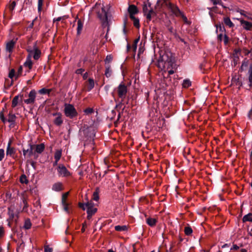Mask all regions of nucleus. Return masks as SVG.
Listing matches in <instances>:
<instances>
[{
	"label": "nucleus",
	"instance_id": "aec40b11",
	"mask_svg": "<svg viewBox=\"0 0 252 252\" xmlns=\"http://www.w3.org/2000/svg\"><path fill=\"white\" fill-rule=\"evenodd\" d=\"M248 74L249 85L250 88H252V63L249 66Z\"/></svg>",
	"mask_w": 252,
	"mask_h": 252
},
{
	"label": "nucleus",
	"instance_id": "5fc2aeb1",
	"mask_svg": "<svg viewBox=\"0 0 252 252\" xmlns=\"http://www.w3.org/2000/svg\"><path fill=\"white\" fill-rule=\"evenodd\" d=\"M93 112H94V110L93 108H87L86 109H85V110H84V112L86 114H92V113H93Z\"/></svg>",
	"mask_w": 252,
	"mask_h": 252
},
{
	"label": "nucleus",
	"instance_id": "ddd939ff",
	"mask_svg": "<svg viewBox=\"0 0 252 252\" xmlns=\"http://www.w3.org/2000/svg\"><path fill=\"white\" fill-rule=\"evenodd\" d=\"M16 43V40H11L7 41L5 45L6 51L9 54H11L13 52V50L15 46Z\"/></svg>",
	"mask_w": 252,
	"mask_h": 252
},
{
	"label": "nucleus",
	"instance_id": "052dcab7",
	"mask_svg": "<svg viewBox=\"0 0 252 252\" xmlns=\"http://www.w3.org/2000/svg\"><path fill=\"white\" fill-rule=\"evenodd\" d=\"M62 204L63 207V209H64V211L68 213V203H63Z\"/></svg>",
	"mask_w": 252,
	"mask_h": 252
},
{
	"label": "nucleus",
	"instance_id": "774afa93",
	"mask_svg": "<svg viewBox=\"0 0 252 252\" xmlns=\"http://www.w3.org/2000/svg\"><path fill=\"white\" fill-rule=\"evenodd\" d=\"M223 35L222 34H220L218 35V39L221 41L222 40Z\"/></svg>",
	"mask_w": 252,
	"mask_h": 252
},
{
	"label": "nucleus",
	"instance_id": "4be33fe9",
	"mask_svg": "<svg viewBox=\"0 0 252 252\" xmlns=\"http://www.w3.org/2000/svg\"><path fill=\"white\" fill-rule=\"evenodd\" d=\"M147 223L151 227H153L156 225L157 220L155 218H149L146 220Z\"/></svg>",
	"mask_w": 252,
	"mask_h": 252
},
{
	"label": "nucleus",
	"instance_id": "69168bd1",
	"mask_svg": "<svg viewBox=\"0 0 252 252\" xmlns=\"http://www.w3.org/2000/svg\"><path fill=\"white\" fill-rule=\"evenodd\" d=\"M88 77V72H85L83 75V79L84 80H86L87 79Z\"/></svg>",
	"mask_w": 252,
	"mask_h": 252
},
{
	"label": "nucleus",
	"instance_id": "6ab92c4d",
	"mask_svg": "<svg viewBox=\"0 0 252 252\" xmlns=\"http://www.w3.org/2000/svg\"><path fill=\"white\" fill-rule=\"evenodd\" d=\"M249 61L245 58L242 62L241 67L239 69L240 72H243L247 69L249 66Z\"/></svg>",
	"mask_w": 252,
	"mask_h": 252
},
{
	"label": "nucleus",
	"instance_id": "8fccbe9b",
	"mask_svg": "<svg viewBox=\"0 0 252 252\" xmlns=\"http://www.w3.org/2000/svg\"><path fill=\"white\" fill-rule=\"evenodd\" d=\"M93 199L95 201H97L99 199L98 193L96 191L93 193Z\"/></svg>",
	"mask_w": 252,
	"mask_h": 252
},
{
	"label": "nucleus",
	"instance_id": "393cba45",
	"mask_svg": "<svg viewBox=\"0 0 252 252\" xmlns=\"http://www.w3.org/2000/svg\"><path fill=\"white\" fill-rule=\"evenodd\" d=\"M112 73V70L110 65H107L105 66V75L106 77H110Z\"/></svg>",
	"mask_w": 252,
	"mask_h": 252
},
{
	"label": "nucleus",
	"instance_id": "473e14b6",
	"mask_svg": "<svg viewBox=\"0 0 252 252\" xmlns=\"http://www.w3.org/2000/svg\"><path fill=\"white\" fill-rule=\"evenodd\" d=\"M45 149V146L43 143L37 145L36 147V152L38 153H41Z\"/></svg>",
	"mask_w": 252,
	"mask_h": 252
},
{
	"label": "nucleus",
	"instance_id": "de8ad7c7",
	"mask_svg": "<svg viewBox=\"0 0 252 252\" xmlns=\"http://www.w3.org/2000/svg\"><path fill=\"white\" fill-rule=\"evenodd\" d=\"M241 53L245 56H247L249 53H250V51L247 49L246 48H244L241 50Z\"/></svg>",
	"mask_w": 252,
	"mask_h": 252
},
{
	"label": "nucleus",
	"instance_id": "f704fd0d",
	"mask_svg": "<svg viewBox=\"0 0 252 252\" xmlns=\"http://www.w3.org/2000/svg\"><path fill=\"white\" fill-rule=\"evenodd\" d=\"M10 143H8L6 150V154L7 155H10L11 156L14 154L15 151L13 148L10 147Z\"/></svg>",
	"mask_w": 252,
	"mask_h": 252
},
{
	"label": "nucleus",
	"instance_id": "423d86ee",
	"mask_svg": "<svg viewBox=\"0 0 252 252\" xmlns=\"http://www.w3.org/2000/svg\"><path fill=\"white\" fill-rule=\"evenodd\" d=\"M23 73V66L20 65L18 67L17 71L16 72L14 68L11 69L8 73V77L11 80L12 82L14 80H17L19 77L22 76Z\"/></svg>",
	"mask_w": 252,
	"mask_h": 252
},
{
	"label": "nucleus",
	"instance_id": "f257e3e1",
	"mask_svg": "<svg viewBox=\"0 0 252 252\" xmlns=\"http://www.w3.org/2000/svg\"><path fill=\"white\" fill-rule=\"evenodd\" d=\"M94 9L102 25L106 24L108 22V12L110 9L109 5L104 6L100 2H97L94 7Z\"/></svg>",
	"mask_w": 252,
	"mask_h": 252
},
{
	"label": "nucleus",
	"instance_id": "a878e982",
	"mask_svg": "<svg viewBox=\"0 0 252 252\" xmlns=\"http://www.w3.org/2000/svg\"><path fill=\"white\" fill-rule=\"evenodd\" d=\"M150 7H151V3L149 2L148 3H146V2H144L143 5V12L144 14L145 15L150 10Z\"/></svg>",
	"mask_w": 252,
	"mask_h": 252
},
{
	"label": "nucleus",
	"instance_id": "79ce46f5",
	"mask_svg": "<svg viewBox=\"0 0 252 252\" xmlns=\"http://www.w3.org/2000/svg\"><path fill=\"white\" fill-rule=\"evenodd\" d=\"M5 234V229L3 226H0V240L3 239Z\"/></svg>",
	"mask_w": 252,
	"mask_h": 252
},
{
	"label": "nucleus",
	"instance_id": "603ef678",
	"mask_svg": "<svg viewBox=\"0 0 252 252\" xmlns=\"http://www.w3.org/2000/svg\"><path fill=\"white\" fill-rule=\"evenodd\" d=\"M214 5L220 4L222 6L221 0H211Z\"/></svg>",
	"mask_w": 252,
	"mask_h": 252
},
{
	"label": "nucleus",
	"instance_id": "e2e57ef3",
	"mask_svg": "<svg viewBox=\"0 0 252 252\" xmlns=\"http://www.w3.org/2000/svg\"><path fill=\"white\" fill-rule=\"evenodd\" d=\"M87 227V223L86 222H84L82 224V227L81 228V232H84L85 231V228Z\"/></svg>",
	"mask_w": 252,
	"mask_h": 252
},
{
	"label": "nucleus",
	"instance_id": "9d476101",
	"mask_svg": "<svg viewBox=\"0 0 252 252\" xmlns=\"http://www.w3.org/2000/svg\"><path fill=\"white\" fill-rule=\"evenodd\" d=\"M53 116L55 117L53 120V123L55 125L60 126L63 122V115L60 112H55L52 113Z\"/></svg>",
	"mask_w": 252,
	"mask_h": 252
},
{
	"label": "nucleus",
	"instance_id": "4c0bfd02",
	"mask_svg": "<svg viewBox=\"0 0 252 252\" xmlns=\"http://www.w3.org/2000/svg\"><path fill=\"white\" fill-rule=\"evenodd\" d=\"M184 232L187 236L190 235L192 233V229L190 226H186L185 227Z\"/></svg>",
	"mask_w": 252,
	"mask_h": 252
},
{
	"label": "nucleus",
	"instance_id": "2eb2a0df",
	"mask_svg": "<svg viewBox=\"0 0 252 252\" xmlns=\"http://www.w3.org/2000/svg\"><path fill=\"white\" fill-rule=\"evenodd\" d=\"M33 66V62L31 60V56L29 55L26 59V61L24 63V66L25 67H27L28 68V70L27 71L28 72H30L31 70L32 69Z\"/></svg>",
	"mask_w": 252,
	"mask_h": 252
},
{
	"label": "nucleus",
	"instance_id": "c9c22d12",
	"mask_svg": "<svg viewBox=\"0 0 252 252\" xmlns=\"http://www.w3.org/2000/svg\"><path fill=\"white\" fill-rule=\"evenodd\" d=\"M19 95H16L14 97V98H13V99L12 100V104H11V107L12 108H15L18 105V103L19 102Z\"/></svg>",
	"mask_w": 252,
	"mask_h": 252
},
{
	"label": "nucleus",
	"instance_id": "7ed1b4c3",
	"mask_svg": "<svg viewBox=\"0 0 252 252\" xmlns=\"http://www.w3.org/2000/svg\"><path fill=\"white\" fill-rule=\"evenodd\" d=\"M7 107L6 105H5L4 107L2 108V110L0 112V119L2 121V123L5 124L6 122H8L10 123L9 126L10 128H14L15 126V121L16 120V116L13 113V111H10L8 115V118L6 119L4 116V113L6 112Z\"/></svg>",
	"mask_w": 252,
	"mask_h": 252
},
{
	"label": "nucleus",
	"instance_id": "bf43d9fd",
	"mask_svg": "<svg viewBox=\"0 0 252 252\" xmlns=\"http://www.w3.org/2000/svg\"><path fill=\"white\" fill-rule=\"evenodd\" d=\"M4 156V151L3 149H0V161L2 160Z\"/></svg>",
	"mask_w": 252,
	"mask_h": 252
},
{
	"label": "nucleus",
	"instance_id": "6e6552de",
	"mask_svg": "<svg viewBox=\"0 0 252 252\" xmlns=\"http://www.w3.org/2000/svg\"><path fill=\"white\" fill-rule=\"evenodd\" d=\"M166 5L172 13V14H174L176 17H180V15H181L182 11L180 10L179 7L176 4H174L170 1H166Z\"/></svg>",
	"mask_w": 252,
	"mask_h": 252
},
{
	"label": "nucleus",
	"instance_id": "5701e85b",
	"mask_svg": "<svg viewBox=\"0 0 252 252\" xmlns=\"http://www.w3.org/2000/svg\"><path fill=\"white\" fill-rule=\"evenodd\" d=\"M130 19L133 21V26L135 28L139 29L140 26L139 19L135 16L130 17Z\"/></svg>",
	"mask_w": 252,
	"mask_h": 252
},
{
	"label": "nucleus",
	"instance_id": "a211bd4d",
	"mask_svg": "<svg viewBox=\"0 0 252 252\" xmlns=\"http://www.w3.org/2000/svg\"><path fill=\"white\" fill-rule=\"evenodd\" d=\"M41 51L35 45L33 47V58L35 60H37L39 59L41 56Z\"/></svg>",
	"mask_w": 252,
	"mask_h": 252
},
{
	"label": "nucleus",
	"instance_id": "72a5a7b5",
	"mask_svg": "<svg viewBox=\"0 0 252 252\" xmlns=\"http://www.w3.org/2000/svg\"><path fill=\"white\" fill-rule=\"evenodd\" d=\"M62 150H57L56 151L54 155L55 159L59 160L62 157Z\"/></svg>",
	"mask_w": 252,
	"mask_h": 252
},
{
	"label": "nucleus",
	"instance_id": "f03ea898",
	"mask_svg": "<svg viewBox=\"0 0 252 252\" xmlns=\"http://www.w3.org/2000/svg\"><path fill=\"white\" fill-rule=\"evenodd\" d=\"M175 65L173 60L171 58L165 59L164 56L159 59L158 62L157 66L164 72L167 71L169 75L174 73L173 66Z\"/></svg>",
	"mask_w": 252,
	"mask_h": 252
},
{
	"label": "nucleus",
	"instance_id": "cd10ccee",
	"mask_svg": "<svg viewBox=\"0 0 252 252\" xmlns=\"http://www.w3.org/2000/svg\"><path fill=\"white\" fill-rule=\"evenodd\" d=\"M83 27V22L81 19H78L77 20V34H80Z\"/></svg>",
	"mask_w": 252,
	"mask_h": 252
},
{
	"label": "nucleus",
	"instance_id": "680f3d73",
	"mask_svg": "<svg viewBox=\"0 0 252 252\" xmlns=\"http://www.w3.org/2000/svg\"><path fill=\"white\" fill-rule=\"evenodd\" d=\"M84 71H85V70L84 69L79 68V69H77L76 70L75 73L78 74H82L83 72H84Z\"/></svg>",
	"mask_w": 252,
	"mask_h": 252
},
{
	"label": "nucleus",
	"instance_id": "e433bc0d",
	"mask_svg": "<svg viewBox=\"0 0 252 252\" xmlns=\"http://www.w3.org/2000/svg\"><path fill=\"white\" fill-rule=\"evenodd\" d=\"M51 89H48L45 88H43L38 91V93L41 94H49L51 92Z\"/></svg>",
	"mask_w": 252,
	"mask_h": 252
},
{
	"label": "nucleus",
	"instance_id": "1a4fd4ad",
	"mask_svg": "<svg viewBox=\"0 0 252 252\" xmlns=\"http://www.w3.org/2000/svg\"><path fill=\"white\" fill-rule=\"evenodd\" d=\"M86 205L87 207V218L88 219H90L92 216L96 213L97 209L94 207V203L91 201L88 202Z\"/></svg>",
	"mask_w": 252,
	"mask_h": 252
},
{
	"label": "nucleus",
	"instance_id": "338daca9",
	"mask_svg": "<svg viewBox=\"0 0 252 252\" xmlns=\"http://www.w3.org/2000/svg\"><path fill=\"white\" fill-rule=\"evenodd\" d=\"M36 20V19H35L34 20L32 21V22L30 24V25H29V28H33V26H34V22L35 21V20Z\"/></svg>",
	"mask_w": 252,
	"mask_h": 252
},
{
	"label": "nucleus",
	"instance_id": "13d9d810",
	"mask_svg": "<svg viewBox=\"0 0 252 252\" xmlns=\"http://www.w3.org/2000/svg\"><path fill=\"white\" fill-rule=\"evenodd\" d=\"M86 203H79V206L81 208H82L83 210H86V209H87V207H86Z\"/></svg>",
	"mask_w": 252,
	"mask_h": 252
},
{
	"label": "nucleus",
	"instance_id": "20e7f679",
	"mask_svg": "<svg viewBox=\"0 0 252 252\" xmlns=\"http://www.w3.org/2000/svg\"><path fill=\"white\" fill-rule=\"evenodd\" d=\"M96 129L93 126L87 127L81 131V135L84 136V140L86 141H94L95 139Z\"/></svg>",
	"mask_w": 252,
	"mask_h": 252
},
{
	"label": "nucleus",
	"instance_id": "7c9ffc66",
	"mask_svg": "<svg viewBox=\"0 0 252 252\" xmlns=\"http://www.w3.org/2000/svg\"><path fill=\"white\" fill-rule=\"evenodd\" d=\"M233 56L235 58L239 59V56L241 55V49L240 48H236L233 51Z\"/></svg>",
	"mask_w": 252,
	"mask_h": 252
},
{
	"label": "nucleus",
	"instance_id": "09e8293b",
	"mask_svg": "<svg viewBox=\"0 0 252 252\" xmlns=\"http://www.w3.org/2000/svg\"><path fill=\"white\" fill-rule=\"evenodd\" d=\"M113 60V57L111 55H107L106 57V58L105 59V63H110Z\"/></svg>",
	"mask_w": 252,
	"mask_h": 252
},
{
	"label": "nucleus",
	"instance_id": "39448f33",
	"mask_svg": "<svg viewBox=\"0 0 252 252\" xmlns=\"http://www.w3.org/2000/svg\"><path fill=\"white\" fill-rule=\"evenodd\" d=\"M64 113L66 117L70 119H73L78 115V113L74 106L72 104L68 103L64 104Z\"/></svg>",
	"mask_w": 252,
	"mask_h": 252
},
{
	"label": "nucleus",
	"instance_id": "c85d7f7f",
	"mask_svg": "<svg viewBox=\"0 0 252 252\" xmlns=\"http://www.w3.org/2000/svg\"><path fill=\"white\" fill-rule=\"evenodd\" d=\"M115 229L117 231H126L127 230L128 227L126 225H116Z\"/></svg>",
	"mask_w": 252,
	"mask_h": 252
},
{
	"label": "nucleus",
	"instance_id": "4d7b16f0",
	"mask_svg": "<svg viewBox=\"0 0 252 252\" xmlns=\"http://www.w3.org/2000/svg\"><path fill=\"white\" fill-rule=\"evenodd\" d=\"M229 41V37L226 34H224L223 37V42L225 45L227 44Z\"/></svg>",
	"mask_w": 252,
	"mask_h": 252
},
{
	"label": "nucleus",
	"instance_id": "4468645a",
	"mask_svg": "<svg viewBox=\"0 0 252 252\" xmlns=\"http://www.w3.org/2000/svg\"><path fill=\"white\" fill-rule=\"evenodd\" d=\"M127 11L129 15V18L135 16L139 12L137 7L134 4H130L128 6Z\"/></svg>",
	"mask_w": 252,
	"mask_h": 252
},
{
	"label": "nucleus",
	"instance_id": "0e129e2a",
	"mask_svg": "<svg viewBox=\"0 0 252 252\" xmlns=\"http://www.w3.org/2000/svg\"><path fill=\"white\" fill-rule=\"evenodd\" d=\"M239 249V247L235 244H233L232 247L231 248V250H237Z\"/></svg>",
	"mask_w": 252,
	"mask_h": 252
},
{
	"label": "nucleus",
	"instance_id": "0eeeda50",
	"mask_svg": "<svg viewBox=\"0 0 252 252\" xmlns=\"http://www.w3.org/2000/svg\"><path fill=\"white\" fill-rule=\"evenodd\" d=\"M117 92L118 97L121 99L122 101H123L126 98L127 93V86L122 82L117 87Z\"/></svg>",
	"mask_w": 252,
	"mask_h": 252
},
{
	"label": "nucleus",
	"instance_id": "3c124183",
	"mask_svg": "<svg viewBox=\"0 0 252 252\" xmlns=\"http://www.w3.org/2000/svg\"><path fill=\"white\" fill-rule=\"evenodd\" d=\"M44 252H52L53 249L50 247L48 245H45L44 247Z\"/></svg>",
	"mask_w": 252,
	"mask_h": 252
},
{
	"label": "nucleus",
	"instance_id": "dca6fc26",
	"mask_svg": "<svg viewBox=\"0 0 252 252\" xmlns=\"http://www.w3.org/2000/svg\"><path fill=\"white\" fill-rule=\"evenodd\" d=\"M241 25L244 29L247 31H250L252 28V23L243 19L240 20Z\"/></svg>",
	"mask_w": 252,
	"mask_h": 252
},
{
	"label": "nucleus",
	"instance_id": "9b49d317",
	"mask_svg": "<svg viewBox=\"0 0 252 252\" xmlns=\"http://www.w3.org/2000/svg\"><path fill=\"white\" fill-rule=\"evenodd\" d=\"M57 171L59 176L68 177L70 175L69 171L63 164H60L59 165Z\"/></svg>",
	"mask_w": 252,
	"mask_h": 252
},
{
	"label": "nucleus",
	"instance_id": "bb28decb",
	"mask_svg": "<svg viewBox=\"0 0 252 252\" xmlns=\"http://www.w3.org/2000/svg\"><path fill=\"white\" fill-rule=\"evenodd\" d=\"M155 13L152 7H150L149 11L145 14L146 17L148 21H151L152 19V17L153 15H155Z\"/></svg>",
	"mask_w": 252,
	"mask_h": 252
},
{
	"label": "nucleus",
	"instance_id": "58836bf2",
	"mask_svg": "<svg viewBox=\"0 0 252 252\" xmlns=\"http://www.w3.org/2000/svg\"><path fill=\"white\" fill-rule=\"evenodd\" d=\"M32 223L29 219L25 220L24 225V228L26 229H29L31 227Z\"/></svg>",
	"mask_w": 252,
	"mask_h": 252
},
{
	"label": "nucleus",
	"instance_id": "a19ab883",
	"mask_svg": "<svg viewBox=\"0 0 252 252\" xmlns=\"http://www.w3.org/2000/svg\"><path fill=\"white\" fill-rule=\"evenodd\" d=\"M191 85V82L189 80L186 79L184 80L183 83V87L185 88H188L190 87Z\"/></svg>",
	"mask_w": 252,
	"mask_h": 252
},
{
	"label": "nucleus",
	"instance_id": "864d4df0",
	"mask_svg": "<svg viewBox=\"0 0 252 252\" xmlns=\"http://www.w3.org/2000/svg\"><path fill=\"white\" fill-rule=\"evenodd\" d=\"M180 17H181L183 19L184 22L185 23H188V18L185 15V14H184V13L183 12H181V15H180Z\"/></svg>",
	"mask_w": 252,
	"mask_h": 252
},
{
	"label": "nucleus",
	"instance_id": "c03bdc74",
	"mask_svg": "<svg viewBox=\"0 0 252 252\" xmlns=\"http://www.w3.org/2000/svg\"><path fill=\"white\" fill-rule=\"evenodd\" d=\"M44 0H38V11L40 13L42 9Z\"/></svg>",
	"mask_w": 252,
	"mask_h": 252
},
{
	"label": "nucleus",
	"instance_id": "b1692460",
	"mask_svg": "<svg viewBox=\"0 0 252 252\" xmlns=\"http://www.w3.org/2000/svg\"><path fill=\"white\" fill-rule=\"evenodd\" d=\"M16 5V1H13L12 2L10 1L9 3L7 5V7L9 9L10 13L12 14L13 13V10L15 9V7Z\"/></svg>",
	"mask_w": 252,
	"mask_h": 252
},
{
	"label": "nucleus",
	"instance_id": "f3484780",
	"mask_svg": "<svg viewBox=\"0 0 252 252\" xmlns=\"http://www.w3.org/2000/svg\"><path fill=\"white\" fill-rule=\"evenodd\" d=\"M86 85L87 86V91H91L94 87V81L93 78H90L87 81L85 82Z\"/></svg>",
	"mask_w": 252,
	"mask_h": 252
},
{
	"label": "nucleus",
	"instance_id": "a18cd8bd",
	"mask_svg": "<svg viewBox=\"0 0 252 252\" xmlns=\"http://www.w3.org/2000/svg\"><path fill=\"white\" fill-rule=\"evenodd\" d=\"M30 149L26 150L25 149H23V155L25 156L28 153L29 154V155L32 154V147L31 145H30Z\"/></svg>",
	"mask_w": 252,
	"mask_h": 252
},
{
	"label": "nucleus",
	"instance_id": "ea45409f",
	"mask_svg": "<svg viewBox=\"0 0 252 252\" xmlns=\"http://www.w3.org/2000/svg\"><path fill=\"white\" fill-rule=\"evenodd\" d=\"M22 201L24 204L23 211H26L28 207V204L27 200V197L24 195L22 197Z\"/></svg>",
	"mask_w": 252,
	"mask_h": 252
},
{
	"label": "nucleus",
	"instance_id": "2f4dec72",
	"mask_svg": "<svg viewBox=\"0 0 252 252\" xmlns=\"http://www.w3.org/2000/svg\"><path fill=\"white\" fill-rule=\"evenodd\" d=\"M243 221H250L252 222V214L249 213L247 215H245L243 218Z\"/></svg>",
	"mask_w": 252,
	"mask_h": 252
},
{
	"label": "nucleus",
	"instance_id": "6e6d98bb",
	"mask_svg": "<svg viewBox=\"0 0 252 252\" xmlns=\"http://www.w3.org/2000/svg\"><path fill=\"white\" fill-rule=\"evenodd\" d=\"M66 19L65 16L63 17H59L57 18H54L53 20V22L55 23L56 22H59L61 21L62 20H65Z\"/></svg>",
	"mask_w": 252,
	"mask_h": 252
},
{
	"label": "nucleus",
	"instance_id": "49530a36",
	"mask_svg": "<svg viewBox=\"0 0 252 252\" xmlns=\"http://www.w3.org/2000/svg\"><path fill=\"white\" fill-rule=\"evenodd\" d=\"M20 180L21 183L27 184L28 183V180H27V177L25 175H22L20 177Z\"/></svg>",
	"mask_w": 252,
	"mask_h": 252
},
{
	"label": "nucleus",
	"instance_id": "c756f323",
	"mask_svg": "<svg viewBox=\"0 0 252 252\" xmlns=\"http://www.w3.org/2000/svg\"><path fill=\"white\" fill-rule=\"evenodd\" d=\"M52 189L55 191H60L63 189L62 184L61 183H57L53 186Z\"/></svg>",
	"mask_w": 252,
	"mask_h": 252
},
{
	"label": "nucleus",
	"instance_id": "f8f14e48",
	"mask_svg": "<svg viewBox=\"0 0 252 252\" xmlns=\"http://www.w3.org/2000/svg\"><path fill=\"white\" fill-rule=\"evenodd\" d=\"M36 92L35 90H32L29 94V98L25 99L24 102L27 104H33L35 102Z\"/></svg>",
	"mask_w": 252,
	"mask_h": 252
},
{
	"label": "nucleus",
	"instance_id": "37998d69",
	"mask_svg": "<svg viewBox=\"0 0 252 252\" xmlns=\"http://www.w3.org/2000/svg\"><path fill=\"white\" fill-rule=\"evenodd\" d=\"M68 194H69V192H65V193H63V194L62 198V204L66 203H67L66 200H67V198L68 197Z\"/></svg>",
	"mask_w": 252,
	"mask_h": 252
},
{
	"label": "nucleus",
	"instance_id": "412c9836",
	"mask_svg": "<svg viewBox=\"0 0 252 252\" xmlns=\"http://www.w3.org/2000/svg\"><path fill=\"white\" fill-rule=\"evenodd\" d=\"M223 22L225 26L228 27L230 28L234 27V24L231 21L230 19L228 17L223 18Z\"/></svg>",
	"mask_w": 252,
	"mask_h": 252
}]
</instances>
